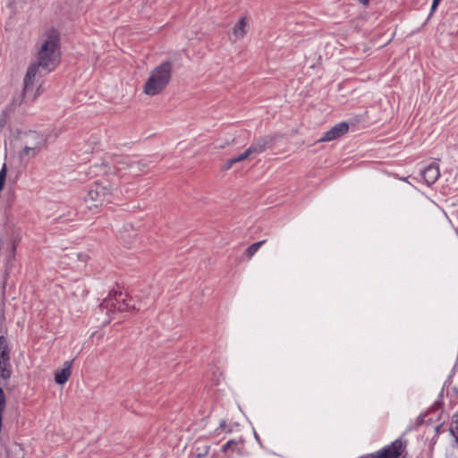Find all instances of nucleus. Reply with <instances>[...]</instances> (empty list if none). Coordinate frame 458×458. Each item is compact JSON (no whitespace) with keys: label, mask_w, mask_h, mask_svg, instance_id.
<instances>
[{"label":"nucleus","mask_w":458,"mask_h":458,"mask_svg":"<svg viewBox=\"0 0 458 458\" xmlns=\"http://www.w3.org/2000/svg\"><path fill=\"white\" fill-rule=\"evenodd\" d=\"M61 61L60 36L57 30H47L37 44L36 61L45 72H52Z\"/></svg>","instance_id":"1"},{"label":"nucleus","mask_w":458,"mask_h":458,"mask_svg":"<svg viewBox=\"0 0 458 458\" xmlns=\"http://www.w3.org/2000/svg\"><path fill=\"white\" fill-rule=\"evenodd\" d=\"M41 67L38 64L31 63L27 69L26 74L23 79V90L22 93L13 98V104L20 106L22 110L30 107L35 100L42 93L41 84L39 78L42 75Z\"/></svg>","instance_id":"2"},{"label":"nucleus","mask_w":458,"mask_h":458,"mask_svg":"<svg viewBox=\"0 0 458 458\" xmlns=\"http://www.w3.org/2000/svg\"><path fill=\"white\" fill-rule=\"evenodd\" d=\"M174 64L165 61L154 67L143 85L142 91L149 97L161 94L172 81Z\"/></svg>","instance_id":"3"},{"label":"nucleus","mask_w":458,"mask_h":458,"mask_svg":"<svg viewBox=\"0 0 458 458\" xmlns=\"http://www.w3.org/2000/svg\"><path fill=\"white\" fill-rule=\"evenodd\" d=\"M102 310H106L108 311H127L131 310H139L135 303H131V299H128L126 294L123 293H110L100 304Z\"/></svg>","instance_id":"4"},{"label":"nucleus","mask_w":458,"mask_h":458,"mask_svg":"<svg viewBox=\"0 0 458 458\" xmlns=\"http://www.w3.org/2000/svg\"><path fill=\"white\" fill-rule=\"evenodd\" d=\"M111 200V189L100 183H96L89 191L85 197L88 208H98Z\"/></svg>","instance_id":"5"},{"label":"nucleus","mask_w":458,"mask_h":458,"mask_svg":"<svg viewBox=\"0 0 458 458\" xmlns=\"http://www.w3.org/2000/svg\"><path fill=\"white\" fill-rule=\"evenodd\" d=\"M406 448V443L402 439L394 440L391 445L365 455L363 458H399Z\"/></svg>","instance_id":"6"},{"label":"nucleus","mask_w":458,"mask_h":458,"mask_svg":"<svg viewBox=\"0 0 458 458\" xmlns=\"http://www.w3.org/2000/svg\"><path fill=\"white\" fill-rule=\"evenodd\" d=\"M20 239V233L18 231L13 228H7L0 238V252L16 251Z\"/></svg>","instance_id":"7"},{"label":"nucleus","mask_w":458,"mask_h":458,"mask_svg":"<svg viewBox=\"0 0 458 458\" xmlns=\"http://www.w3.org/2000/svg\"><path fill=\"white\" fill-rule=\"evenodd\" d=\"M23 146L37 148L41 149L46 145V139L43 135L36 131H29L24 133L21 138Z\"/></svg>","instance_id":"8"},{"label":"nucleus","mask_w":458,"mask_h":458,"mask_svg":"<svg viewBox=\"0 0 458 458\" xmlns=\"http://www.w3.org/2000/svg\"><path fill=\"white\" fill-rule=\"evenodd\" d=\"M349 126L345 123H340L333 126L330 130H328L323 137L318 140V142H326L335 140L348 131Z\"/></svg>","instance_id":"9"},{"label":"nucleus","mask_w":458,"mask_h":458,"mask_svg":"<svg viewBox=\"0 0 458 458\" xmlns=\"http://www.w3.org/2000/svg\"><path fill=\"white\" fill-rule=\"evenodd\" d=\"M421 175L428 185L435 183L440 176L439 165L436 163L428 165L421 172Z\"/></svg>","instance_id":"10"},{"label":"nucleus","mask_w":458,"mask_h":458,"mask_svg":"<svg viewBox=\"0 0 458 458\" xmlns=\"http://www.w3.org/2000/svg\"><path fill=\"white\" fill-rule=\"evenodd\" d=\"M72 360L65 361L64 368L55 373V381L59 385L66 383L72 374Z\"/></svg>","instance_id":"11"},{"label":"nucleus","mask_w":458,"mask_h":458,"mask_svg":"<svg viewBox=\"0 0 458 458\" xmlns=\"http://www.w3.org/2000/svg\"><path fill=\"white\" fill-rule=\"evenodd\" d=\"M248 20L246 17H242L233 28V35L234 40L242 39L245 37L248 31Z\"/></svg>","instance_id":"12"},{"label":"nucleus","mask_w":458,"mask_h":458,"mask_svg":"<svg viewBox=\"0 0 458 458\" xmlns=\"http://www.w3.org/2000/svg\"><path fill=\"white\" fill-rule=\"evenodd\" d=\"M112 165L117 172L130 171L131 159L128 157H115L112 161Z\"/></svg>","instance_id":"13"},{"label":"nucleus","mask_w":458,"mask_h":458,"mask_svg":"<svg viewBox=\"0 0 458 458\" xmlns=\"http://www.w3.org/2000/svg\"><path fill=\"white\" fill-rule=\"evenodd\" d=\"M267 140L266 139H259L253 145L248 148L250 155H258L267 148Z\"/></svg>","instance_id":"14"},{"label":"nucleus","mask_w":458,"mask_h":458,"mask_svg":"<svg viewBox=\"0 0 458 458\" xmlns=\"http://www.w3.org/2000/svg\"><path fill=\"white\" fill-rule=\"evenodd\" d=\"M10 350L8 347L7 339L1 335L0 336V360H10L9 355Z\"/></svg>","instance_id":"15"},{"label":"nucleus","mask_w":458,"mask_h":458,"mask_svg":"<svg viewBox=\"0 0 458 458\" xmlns=\"http://www.w3.org/2000/svg\"><path fill=\"white\" fill-rule=\"evenodd\" d=\"M40 150L41 149L37 148L23 146V148L20 152L19 157L21 159L31 158V157H36L39 153Z\"/></svg>","instance_id":"16"},{"label":"nucleus","mask_w":458,"mask_h":458,"mask_svg":"<svg viewBox=\"0 0 458 458\" xmlns=\"http://www.w3.org/2000/svg\"><path fill=\"white\" fill-rule=\"evenodd\" d=\"M147 166L148 165L142 160L135 161L131 159L130 173L134 175H138L140 173L143 172Z\"/></svg>","instance_id":"17"},{"label":"nucleus","mask_w":458,"mask_h":458,"mask_svg":"<svg viewBox=\"0 0 458 458\" xmlns=\"http://www.w3.org/2000/svg\"><path fill=\"white\" fill-rule=\"evenodd\" d=\"M12 369L9 360H0V376L4 379L11 377Z\"/></svg>","instance_id":"18"},{"label":"nucleus","mask_w":458,"mask_h":458,"mask_svg":"<svg viewBox=\"0 0 458 458\" xmlns=\"http://www.w3.org/2000/svg\"><path fill=\"white\" fill-rule=\"evenodd\" d=\"M266 242L265 240L263 241H260V242H255L253 244H251L245 251V255L249 258V259H251L255 254L256 252L260 249V247Z\"/></svg>","instance_id":"19"},{"label":"nucleus","mask_w":458,"mask_h":458,"mask_svg":"<svg viewBox=\"0 0 458 458\" xmlns=\"http://www.w3.org/2000/svg\"><path fill=\"white\" fill-rule=\"evenodd\" d=\"M2 253L5 255V273H9L13 268V262L15 259V251L11 252V250H9Z\"/></svg>","instance_id":"20"},{"label":"nucleus","mask_w":458,"mask_h":458,"mask_svg":"<svg viewBox=\"0 0 458 458\" xmlns=\"http://www.w3.org/2000/svg\"><path fill=\"white\" fill-rule=\"evenodd\" d=\"M239 444L240 442L237 440H229L222 446V450L224 452H228L230 450L233 452H239Z\"/></svg>","instance_id":"21"},{"label":"nucleus","mask_w":458,"mask_h":458,"mask_svg":"<svg viewBox=\"0 0 458 458\" xmlns=\"http://www.w3.org/2000/svg\"><path fill=\"white\" fill-rule=\"evenodd\" d=\"M6 174H7V167H6V165L4 164V165L0 171V191H2L4 187Z\"/></svg>","instance_id":"22"},{"label":"nucleus","mask_w":458,"mask_h":458,"mask_svg":"<svg viewBox=\"0 0 458 458\" xmlns=\"http://www.w3.org/2000/svg\"><path fill=\"white\" fill-rule=\"evenodd\" d=\"M251 155L247 148L243 153L240 154L239 156H237L233 158H234L235 163H238V162L245 160L246 158H248Z\"/></svg>","instance_id":"23"},{"label":"nucleus","mask_w":458,"mask_h":458,"mask_svg":"<svg viewBox=\"0 0 458 458\" xmlns=\"http://www.w3.org/2000/svg\"><path fill=\"white\" fill-rule=\"evenodd\" d=\"M11 449L12 452L18 453L15 458H23L22 449L19 444H13Z\"/></svg>","instance_id":"24"},{"label":"nucleus","mask_w":458,"mask_h":458,"mask_svg":"<svg viewBox=\"0 0 458 458\" xmlns=\"http://www.w3.org/2000/svg\"><path fill=\"white\" fill-rule=\"evenodd\" d=\"M234 164H236V163H235V161H234V158H233H233H231V159H228V160L225 163V165H223V170L227 171V170L231 169V167H232Z\"/></svg>","instance_id":"25"},{"label":"nucleus","mask_w":458,"mask_h":458,"mask_svg":"<svg viewBox=\"0 0 458 458\" xmlns=\"http://www.w3.org/2000/svg\"><path fill=\"white\" fill-rule=\"evenodd\" d=\"M441 1L442 0H433L432 5H431V12H434L437 8V6Z\"/></svg>","instance_id":"26"},{"label":"nucleus","mask_w":458,"mask_h":458,"mask_svg":"<svg viewBox=\"0 0 458 458\" xmlns=\"http://www.w3.org/2000/svg\"><path fill=\"white\" fill-rule=\"evenodd\" d=\"M359 1H360L361 4H367L369 2V0H359Z\"/></svg>","instance_id":"27"},{"label":"nucleus","mask_w":458,"mask_h":458,"mask_svg":"<svg viewBox=\"0 0 458 458\" xmlns=\"http://www.w3.org/2000/svg\"><path fill=\"white\" fill-rule=\"evenodd\" d=\"M225 426V421L224 420V421L221 422L220 427L224 428Z\"/></svg>","instance_id":"28"},{"label":"nucleus","mask_w":458,"mask_h":458,"mask_svg":"<svg viewBox=\"0 0 458 458\" xmlns=\"http://www.w3.org/2000/svg\"><path fill=\"white\" fill-rule=\"evenodd\" d=\"M5 122L4 121H0V126L3 127L4 125Z\"/></svg>","instance_id":"29"},{"label":"nucleus","mask_w":458,"mask_h":458,"mask_svg":"<svg viewBox=\"0 0 458 458\" xmlns=\"http://www.w3.org/2000/svg\"><path fill=\"white\" fill-rule=\"evenodd\" d=\"M456 440L458 441V437L456 438Z\"/></svg>","instance_id":"30"},{"label":"nucleus","mask_w":458,"mask_h":458,"mask_svg":"<svg viewBox=\"0 0 458 458\" xmlns=\"http://www.w3.org/2000/svg\"><path fill=\"white\" fill-rule=\"evenodd\" d=\"M457 423H458V421H457Z\"/></svg>","instance_id":"31"}]
</instances>
